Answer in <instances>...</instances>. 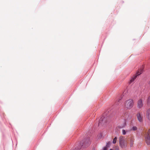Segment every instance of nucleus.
<instances>
[{"label":"nucleus","mask_w":150,"mask_h":150,"mask_svg":"<svg viewBox=\"0 0 150 150\" xmlns=\"http://www.w3.org/2000/svg\"><path fill=\"white\" fill-rule=\"evenodd\" d=\"M137 78V75H135L134 76V77H133L132 78H131V79L130 81V82H129V83H131L133 82L135 79H136V78Z\"/></svg>","instance_id":"obj_9"},{"label":"nucleus","mask_w":150,"mask_h":150,"mask_svg":"<svg viewBox=\"0 0 150 150\" xmlns=\"http://www.w3.org/2000/svg\"><path fill=\"white\" fill-rule=\"evenodd\" d=\"M87 143H88V144H90V141L88 140L87 141Z\"/></svg>","instance_id":"obj_18"},{"label":"nucleus","mask_w":150,"mask_h":150,"mask_svg":"<svg viewBox=\"0 0 150 150\" xmlns=\"http://www.w3.org/2000/svg\"><path fill=\"white\" fill-rule=\"evenodd\" d=\"M145 140L146 143L147 145L150 144V137L149 136H145Z\"/></svg>","instance_id":"obj_5"},{"label":"nucleus","mask_w":150,"mask_h":150,"mask_svg":"<svg viewBox=\"0 0 150 150\" xmlns=\"http://www.w3.org/2000/svg\"><path fill=\"white\" fill-rule=\"evenodd\" d=\"M110 150H112V149H110Z\"/></svg>","instance_id":"obj_25"},{"label":"nucleus","mask_w":150,"mask_h":150,"mask_svg":"<svg viewBox=\"0 0 150 150\" xmlns=\"http://www.w3.org/2000/svg\"><path fill=\"white\" fill-rule=\"evenodd\" d=\"M126 120L125 119L124 121L123 122L122 124H121L119 126V127L120 128H122L126 126Z\"/></svg>","instance_id":"obj_6"},{"label":"nucleus","mask_w":150,"mask_h":150,"mask_svg":"<svg viewBox=\"0 0 150 150\" xmlns=\"http://www.w3.org/2000/svg\"><path fill=\"white\" fill-rule=\"evenodd\" d=\"M126 114H127V115H128L127 113Z\"/></svg>","instance_id":"obj_26"},{"label":"nucleus","mask_w":150,"mask_h":150,"mask_svg":"<svg viewBox=\"0 0 150 150\" xmlns=\"http://www.w3.org/2000/svg\"><path fill=\"white\" fill-rule=\"evenodd\" d=\"M102 118H100L99 120V122L101 123V121L102 120Z\"/></svg>","instance_id":"obj_19"},{"label":"nucleus","mask_w":150,"mask_h":150,"mask_svg":"<svg viewBox=\"0 0 150 150\" xmlns=\"http://www.w3.org/2000/svg\"><path fill=\"white\" fill-rule=\"evenodd\" d=\"M86 144V142H85L84 143V144Z\"/></svg>","instance_id":"obj_24"},{"label":"nucleus","mask_w":150,"mask_h":150,"mask_svg":"<svg viewBox=\"0 0 150 150\" xmlns=\"http://www.w3.org/2000/svg\"><path fill=\"white\" fill-rule=\"evenodd\" d=\"M137 116L138 120L140 122L143 121V117L142 115H141L140 113H137Z\"/></svg>","instance_id":"obj_3"},{"label":"nucleus","mask_w":150,"mask_h":150,"mask_svg":"<svg viewBox=\"0 0 150 150\" xmlns=\"http://www.w3.org/2000/svg\"><path fill=\"white\" fill-rule=\"evenodd\" d=\"M110 144H111V143L110 142H108V143L107 144L105 147L108 149V148H109L110 147Z\"/></svg>","instance_id":"obj_11"},{"label":"nucleus","mask_w":150,"mask_h":150,"mask_svg":"<svg viewBox=\"0 0 150 150\" xmlns=\"http://www.w3.org/2000/svg\"><path fill=\"white\" fill-rule=\"evenodd\" d=\"M133 105V100L132 99H129L125 102V107L126 108L130 109L132 107Z\"/></svg>","instance_id":"obj_1"},{"label":"nucleus","mask_w":150,"mask_h":150,"mask_svg":"<svg viewBox=\"0 0 150 150\" xmlns=\"http://www.w3.org/2000/svg\"><path fill=\"white\" fill-rule=\"evenodd\" d=\"M142 73V70L141 69L139 70L138 71H137L136 73L137 76L139 75H140Z\"/></svg>","instance_id":"obj_10"},{"label":"nucleus","mask_w":150,"mask_h":150,"mask_svg":"<svg viewBox=\"0 0 150 150\" xmlns=\"http://www.w3.org/2000/svg\"><path fill=\"white\" fill-rule=\"evenodd\" d=\"M146 136H149L150 137V129L148 130L147 134Z\"/></svg>","instance_id":"obj_15"},{"label":"nucleus","mask_w":150,"mask_h":150,"mask_svg":"<svg viewBox=\"0 0 150 150\" xmlns=\"http://www.w3.org/2000/svg\"><path fill=\"white\" fill-rule=\"evenodd\" d=\"M115 150H119V149H118L117 148V149H115Z\"/></svg>","instance_id":"obj_22"},{"label":"nucleus","mask_w":150,"mask_h":150,"mask_svg":"<svg viewBox=\"0 0 150 150\" xmlns=\"http://www.w3.org/2000/svg\"><path fill=\"white\" fill-rule=\"evenodd\" d=\"M126 114V113H125L123 115V117H125V118H126V116H125V114Z\"/></svg>","instance_id":"obj_20"},{"label":"nucleus","mask_w":150,"mask_h":150,"mask_svg":"<svg viewBox=\"0 0 150 150\" xmlns=\"http://www.w3.org/2000/svg\"><path fill=\"white\" fill-rule=\"evenodd\" d=\"M117 137H115L113 139V141L112 142V143L114 144H115L117 142Z\"/></svg>","instance_id":"obj_14"},{"label":"nucleus","mask_w":150,"mask_h":150,"mask_svg":"<svg viewBox=\"0 0 150 150\" xmlns=\"http://www.w3.org/2000/svg\"><path fill=\"white\" fill-rule=\"evenodd\" d=\"M120 146L122 148H124L127 146V142L124 137L120 136L119 140Z\"/></svg>","instance_id":"obj_2"},{"label":"nucleus","mask_w":150,"mask_h":150,"mask_svg":"<svg viewBox=\"0 0 150 150\" xmlns=\"http://www.w3.org/2000/svg\"><path fill=\"white\" fill-rule=\"evenodd\" d=\"M137 129V128L136 126L133 127L132 128L130 129V130L135 131Z\"/></svg>","instance_id":"obj_12"},{"label":"nucleus","mask_w":150,"mask_h":150,"mask_svg":"<svg viewBox=\"0 0 150 150\" xmlns=\"http://www.w3.org/2000/svg\"><path fill=\"white\" fill-rule=\"evenodd\" d=\"M150 96H149L148 98L147 99V102L148 103H149L150 102Z\"/></svg>","instance_id":"obj_16"},{"label":"nucleus","mask_w":150,"mask_h":150,"mask_svg":"<svg viewBox=\"0 0 150 150\" xmlns=\"http://www.w3.org/2000/svg\"><path fill=\"white\" fill-rule=\"evenodd\" d=\"M146 116L148 119L150 120V109H149L147 110Z\"/></svg>","instance_id":"obj_7"},{"label":"nucleus","mask_w":150,"mask_h":150,"mask_svg":"<svg viewBox=\"0 0 150 150\" xmlns=\"http://www.w3.org/2000/svg\"><path fill=\"white\" fill-rule=\"evenodd\" d=\"M120 99H119L118 102H119L120 101Z\"/></svg>","instance_id":"obj_23"},{"label":"nucleus","mask_w":150,"mask_h":150,"mask_svg":"<svg viewBox=\"0 0 150 150\" xmlns=\"http://www.w3.org/2000/svg\"><path fill=\"white\" fill-rule=\"evenodd\" d=\"M143 103L142 99L139 100L137 102V107L139 108H141L143 107Z\"/></svg>","instance_id":"obj_4"},{"label":"nucleus","mask_w":150,"mask_h":150,"mask_svg":"<svg viewBox=\"0 0 150 150\" xmlns=\"http://www.w3.org/2000/svg\"><path fill=\"white\" fill-rule=\"evenodd\" d=\"M108 148L105 147H104L103 150H107Z\"/></svg>","instance_id":"obj_17"},{"label":"nucleus","mask_w":150,"mask_h":150,"mask_svg":"<svg viewBox=\"0 0 150 150\" xmlns=\"http://www.w3.org/2000/svg\"><path fill=\"white\" fill-rule=\"evenodd\" d=\"M134 139L133 137H131L130 138V146L131 147H132L134 144Z\"/></svg>","instance_id":"obj_8"},{"label":"nucleus","mask_w":150,"mask_h":150,"mask_svg":"<svg viewBox=\"0 0 150 150\" xmlns=\"http://www.w3.org/2000/svg\"><path fill=\"white\" fill-rule=\"evenodd\" d=\"M148 84L150 86V80L148 82Z\"/></svg>","instance_id":"obj_21"},{"label":"nucleus","mask_w":150,"mask_h":150,"mask_svg":"<svg viewBox=\"0 0 150 150\" xmlns=\"http://www.w3.org/2000/svg\"><path fill=\"white\" fill-rule=\"evenodd\" d=\"M128 132V130H127L126 131H125V130L123 129L122 130V134L124 135H125L126 134V132Z\"/></svg>","instance_id":"obj_13"}]
</instances>
